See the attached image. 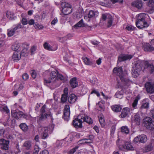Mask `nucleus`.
<instances>
[{"label":"nucleus","instance_id":"nucleus-54","mask_svg":"<svg viewBox=\"0 0 154 154\" xmlns=\"http://www.w3.org/2000/svg\"><path fill=\"white\" fill-rule=\"evenodd\" d=\"M133 142L134 143H140L139 135L134 138L133 140Z\"/></svg>","mask_w":154,"mask_h":154},{"label":"nucleus","instance_id":"nucleus-33","mask_svg":"<svg viewBox=\"0 0 154 154\" xmlns=\"http://www.w3.org/2000/svg\"><path fill=\"white\" fill-rule=\"evenodd\" d=\"M19 127L24 132H26L28 131V126L25 123H21L19 125Z\"/></svg>","mask_w":154,"mask_h":154},{"label":"nucleus","instance_id":"nucleus-2","mask_svg":"<svg viewBox=\"0 0 154 154\" xmlns=\"http://www.w3.org/2000/svg\"><path fill=\"white\" fill-rule=\"evenodd\" d=\"M122 141L118 139L116 142L117 145L118 146L119 149H123L126 151L133 150L134 149L133 146L131 145L130 142H126L124 145L122 144Z\"/></svg>","mask_w":154,"mask_h":154},{"label":"nucleus","instance_id":"nucleus-40","mask_svg":"<svg viewBox=\"0 0 154 154\" xmlns=\"http://www.w3.org/2000/svg\"><path fill=\"white\" fill-rule=\"evenodd\" d=\"M121 131L126 134L129 133V131L128 128L126 126H122L121 128Z\"/></svg>","mask_w":154,"mask_h":154},{"label":"nucleus","instance_id":"nucleus-9","mask_svg":"<svg viewBox=\"0 0 154 154\" xmlns=\"http://www.w3.org/2000/svg\"><path fill=\"white\" fill-rule=\"evenodd\" d=\"M132 58V56L130 55L122 54L119 55L118 57L117 61V64L119 62L130 60Z\"/></svg>","mask_w":154,"mask_h":154},{"label":"nucleus","instance_id":"nucleus-1","mask_svg":"<svg viewBox=\"0 0 154 154\" xmlns=\"http://www.w3.org/2000/svg\"><path fill=\"white\" fill-rule=\"evenodd\" d=\"M58 72L52 71L50 74V77L48 79H44V83L45 85L48 86L51 89H53L59 86V85L56 83L54 80H53L56 78L58 74Z\"/></svg>","mask_w":154,"mask_h":154},{"label":"nucleus","instance_id":"nucleus-59","mask_svg":"<svg viewBox=\"0 0 154 154\" xmlns=\"http://www.w3.org/2000/svg\"><path fill=\"white\" fill-rule=\"evenodd\" d=\"M21 21L22 24L23 25H23H26L28 23L27 20L26 18H23Z\"/></svg>","mask_w":154,"mask_h":154},{"label":"nucleus","instance_id":"nucleus-53","mask_svg":"<svg viewBox=\"0 0 154 154\" xmlns=\"http://www.w3.org/2000/svg\"><path fill=\"white\" fill-rule=\"evenodd\" d=\"M3 112H5L7 114H8L9 113V110L7 106H5L3 107L2 109Z\"/></svg>","mask_w":154,"mask_h":154},{"label":"nucleus","instance_id":"nucleus-50","mask_svg":"<svg viewBox=\"0 0 154 154\" xmlns=\"http://www.w3.org/2000/svg\"><path fill=\"white\" fill-rule=\"evenodd\" d=\"M153 149L152 146H151V145L150 143L146 147V152L150 151Z\"/></svg>","mask_w":154,"mask_h":154},{"label":"nucleus","instance_id":"nucleus-5","mask_svg":"<svg viewBox=\"0 0 154 154\" xmlns=\"http://www.w3.org/2000/svg\"><path fill=\"white\" fill-rule=\"evenodd\" d=\"M144 126L147 129L150 130H153L154 128V121L149 117H147L144 119Z\"/></svg>","mask_w":154,"mask_h":154},{"label":"nucleus","instance_id":"nucleus-6","mask_svg":"<svg viewBox=\"0 0 154 154\" xmlns=\"http://www.w3.org/2000/svg\"><path fill=\"white\" fill-rule=\"evenodd\" d=\"M101 19L103 21H105L107 20L108 27H110L112 26L113 19L112 16L110 14L107 13L103 14L102 15Z\"/></svg>","mask_w":154,"mask_h":154},{"label":"nucleus","instance_id":"nucleus-41","mask_svg":"<svg viewBox=\"0 0 154 154\" xmlns=\"http://www.w3.org/2000/svg\"><path fill=\"white\" fill-rule=\"evenodd\" d=\"M14 14L10 11H7L6 13L7 17L10 20L14 19Z\"/></svg>","mask_w":154,"mask_h":154},{"label":"nucleus","instance_id":"nucleus-26","mask_svg":"<svg viewBox=\"0 0 154 154\" xmlns=\"http://www.w3.org/2000/svg\"><path fill=\"white\" fill-rule=\"evenodd\" d=\"M77 99L76 96L73 94H71L68 98V101L70 103H74Z\"/></svg>","mask_w":154,"mask_h":154},{"label":"nucleus","instance_id":"nucleus-22","mask_svg":"<svg viewBox=\"0 0 154 154\" xmlns=\"http://www.w3.org/2000/svg\"><path fill=\"white\" fill-rule=\"evenodd\" d=\"M144 1H148L147 6L149 8V10L152 12L154 11V2L153 0H143Z\"/></svg>","mask_w":154,"mask_h":154},{"label":"nucleus","instance_id":"nucleus-7","mask_svg":"<svg viewBox=\"0 0 154 154\" xmlns=\"http://www.w3.org/2000/svg\"><path fill=\"white\" fill-rule=\"evenodd\" d=\"M12 115L13 117L17 119H20L22 118L27 119L29 118V116L27 114L19 110L12 112Z\"/></svg>","mask_w":154,"mask_h":154},{"label":"nucleus","instance_id":"nucleus-15","mask_svg":"<svg viewBox=\"0 0 154 154\" xmlns=\"http://www.w3.org/2000/svg\"><path fill=\"white\" fill-rule=\"evenodd\" d=\"M113 72L116 75L119 76L120 78L123 76L122 69V67L119 68H114L113 70Z\"/></svg>","mask_w":154,"mask_h":154},{"label":"nucleus","instance_id":"nucleus-11","mask_svg":"<svg viewBox=\"0 0 154 154\" xmlns=\"http://www.w3.org/2000/svg\"><path fill=\"white\" fill-rule=\"evenodd\" d=\"M131 5L138 9H141L143 7V2L141 0H137L132 2Z\"/></svg>","mask_w":154,"mask_h":154},{"label":"nucleus","instance_id":"nucleus-45","mask_svg":"<svg viewBox=\"0 0 154 154\" xmlns=\"http://www.w3.org/2000/svg\"><path fill=\"white\" fill-rule=\"evenodd\" d=\"M99 121L102 127H103L105 125L104 119L103 118V117L102 116L99 118Z\"/></svg>","mask_w":154,"mask_h":154},{"label":"nucleus","instance_id":"nucleus-30","mask_svg":"<svg viewBox=\"0 0 154 154\" xmlns=\"http://www.w3.org/2000/svg\"><path fill=\"white\" fill-rule=\"evenodd\" d=\"M21 58V55L18 52H14L13 56L12 59L14 61H17L19 60Z\"/></svg>","mask_w":154,"mask_h":154},{"label":"nucleus","instance_id":"nucleus-39","mask_svg":"<svg viewBox=\"0 0 154 154\" xmlns=\"http://www.w3.org/2000/svg\"><path fill=\"white\" fill-rule=\"evenodd\" d=\"M48 116V115L47 113L41 114L39 118V119L38 120V122H40L41 121H42L44 119H46L47 118Z\"/></svg>","mask_w":154,"mask_h":154},{"label":"nucleus","instance_id":"nucleus-12","mask_svg":"<svg viewBox=\"0 0 154 154\" xmlns=\"http://www.w3.org/2000/svg\"><path fill=\"white\" fill-rule=\"evenodd\" d=\"M136 26L139 29L147 27L149 26V24L146 21H137L136 22Z\"/></svg>","mask_w":154,"mask_h":154},{"label":"nucleus","instance_id":"nucleus-57","mask_svg":"<svg viewBox=\"0 0 154 154\" xmlns=\"http://www.w3.org/2000/svg\"><path fill=\"white\" fill-rule=\"evenodd\" d=\"M39 150V149L38 146L37 145H35L34 147V152L38 153Z\"/></svg>","mask_w":154,"mask_h":154},{"label":"nucleus","instance_id":"nucleus-46","mask_svg":"<svg viewBox=\"0 0 154 154\" xmlns=\"http://www.w3.org/2000/svg\"><path fill=\"white\" fill-rule=\"evenodd\" d=\"M115 96L117 98L121 99L123 97V94L121 92L118 91L116 93Z\"/></svg>","mask_w":154,"mask_h":154},{"label":"nucleus","instance_id":"nucleus-13","mask_svg":"<svg viewBox=\"0 0 154 154\" xmlns=\"http://www.w3.org/2000/svg\"><path fill=\"white\" fill-rule=\"evenodd\" d=\"M9 143V141L5 140L3 139H0V145H1V147L3 149L8 150Z\"/></svg>","mask_w":154,"mask_h":154},{"label":"nucleus","instance_id":"nucleus-58","mask_svg":"<svg viewBox=\"0 0 154 154\" xmlns=\"http://www.w3.org/2000/svg\"><path fill=\"white\" fill-rule=\"evenodd\" d=\"M134 29V27L131 25L127 26L126 27V29L129 31L133 30Z\"/></svg>","mask_w":154,"mask_h":154},{"label":"nucleus","instance_id":"nucleus-16","mask_svg":"<svg viewBox=\"0 0 154 154\" xmlns=\"http://www.w3.org/2000/svg\"><path fill=\"white\" fill-rule=\"evenodd\" d=\"M129 112V109L128 108H124L122 110L121 115L119 116L122 118H125L128 116Z\"/></svg>","mask_w":154,"mask_h":154},{"label":"nucleus","instance_id":"nucleus-37","mask_svg":"<svg viewBox=\"0 0 154 154\" xmlns=\"http://www.w3.org/2000/svg\"><path fill=\"white\" fill-rule=\"evenodd\" d=\"M82 59L86 65H91L93 64L92 62L90 61L89 59L87 57H82Z\"/></svg>","mask_w":154,"mask_h":154},{"label":"nucleus","instance_id":"nucleus-56","mask_svg":"<svg viewBox=\"0 0 154 154\" xmlns=\"http://www.w3.org/2000/svg\"><path fill=\"white\" fill-rule=\"evenodd\" d=\"M31 73L32 77L33 79H35L36 76V73L35 71L34 70H32L31 72Z\"/></svg>","mask_w":154,"mask_h":154},{"label":"nucleus","instance_id":"nucleus-36","mask_svg":"<svg viewBox=\"0 0 154 154\" xmlns=\"http://www.w3.org/2000/svg\"><path fill=\"white\" fill-rule=\"evenodd\" d=\"M23 146L27 149H29L31 147V143L30 141H26L23 143Z\"/></svg>","mask_w":154,"mask_h":154},{"label":"nucleus","instance_id":"nucleus-34","mask_svg":"<svg viewBox=\"0 0 154 154\" xmlns=\"http://www.w3.org/2000/svg\"><path fill=\"white\" fill-rule=\"evenodd\" d=\"M64 77L62 75L58 74L57 77L54 79V81L56 83L58 84L59 86L60 84L58 83L59 79L60 80H63L64 79Z\"/></svg>","mask_w":154,"mask_h":154},{"label":"nucleus","instance_id":"nucleus-47","mask_svg":"<svg viewBox=\"0 0 154 154\" xmlns=\"http://www.w3.org/2000/svg\"><path fill=\"white\" fill-rule=\"evenodd\" d=\"M23 25L21 23H18L15 25V27L14 28V29L16 31L17 29L23 28Z\"/></svg>","mask_w":154,"mask_h":154},{"label":"nucleus","instance_id":"nucleus-21","mask_svg":"<svg viewBox=\"0 0 154 154\" xmlns=\"http://www.w3.org/2000/svg\"><path fill=\"white\" fill-rule=\"evenodd\" d=\"M69 83L72 88H74L77 87L78 84L77 82L76 78L74 77L71 79L69 81Z\"/></svg>","mask_w":154,"mask_h":154},{"label":"nucleus","instance_id":"nucleus-31","mask_svg":"<svg viewBox=\"0 0 154 154\" xmlns=\"http://www.w3.org/2000/svg\"><path fill=\"white\" fill-rule=\"evenodd\" d=\"M146 14L144 13H141L139 14L137 21H146L145 20Z\"/></svg>","mask_w":154,"mask_h":154},{"label":"nucleus","instance_id":"nucleus-35","mask_svg":"<svg viewBox=\"0 0 154 154\" xmlns=\"http://www.w3.org/2000/svg\"><path fill=\"white\" fill-rule=\"evenodd\" d=\"M140 137V142L144 143L147 140V137L144 134L139 135Z\"/></svg>","mask_w":154,"mask_h":154},{"label":"nucleus","instance_id":"nucleus-48","mask_svg":"<svg viewBox=\"0 0 154 154\" xmlns=\"http://www.w3.org/2000/svg\"><path fill=\"white\" fill-rule=\"evenodd\" d=\"M34 27L36 29H41L43 28L44 26L42 25H40L38 23H36L35 24Z\"/></svg>","mask_w":154,"mask_h":154},{"label":"nucleus","instance_id":"nucleus-44","mask_svg":"<svg viewBox=\"0 0 154 154\" xmlns=\"http://www.w3.org/2000/svg\"><path fill=\"white\" fill-rule=\"evenodd\" d=\"M62 8V9L65 8H67L70 6V5L69 3H67L66 2H61L60 4Z\"/></svg>","mask_w":154,"mask_h":154},{"label":"nucleus","instance_id":"nucleus-8","mask_svg":"<svg viewBox=\"0 0 154 154\" xmlns=\"http://www.w3.org/2000/svg\"><path fill=\"white\" fill-rule=\"evenodd\" d=\"M145 87L148 93L152 94L154 93V83L151 82H147L145 84Z\"/></svg>","mask_w":154,"mask_h":154},{"label":"nucleus","instance_id":"nucleus-42","mask_svg":"<svg viewBox=\"0 0 154 154\" xmlns=\"http://www.w3.org/2000/svg\"><path fill=\"white\" fill-rule=\"evenodd\" d=\"M20 44L17 43H15L12 46V49L14 51H16L20 47Z\"/></svg>","mask_w":154,"mask_h":154},{"label":"nucleus","instance_id":"nucleus-14","mask_svg":"<svg viewBox=\"0 0 154 154\" xmlns=\"http://www.w3.org/2000/svg\"><path fill=\"white\" fill-rule=\"evenodd\" d=\"M132 123L137 125H139L140 123V117L138 113H136L132 120Z\"/></svg>","mask_w":154,"mask_h":154},{"label":"nucleus","instance_id":"nucleus-52","mask_svg":"<svg viewBox=\"0 0 154 154\" xmlns=\"http://www.w3.org/2000/svg\"><path fill=\"white\" fill-rule=\"evenodd\" d=\"M149 103H143L141 105V109L147 108L149 107Z\"/></svg>","mask_w":154,"mask_h":154},{"label":"nucleus","instance_id":"nucleus-32","mask_svg":"<svg viewBox=\"0 0 154 154\" xmlns=\"http://www.w3.org/2000/svg\"><path fill=\"white\" fill-rule=\"evenodd\" d=\"M85 26V24L83 23V19H81L73 27L76 29H78V27H83Z\"/></svg>","mask_w":154,"mask_h":154},{"label":"nucleus","instance_id":"nucleus-18","mask_svg":"<svg viewBox=\"0 0 154 154\" xmlns=\"http://www.w3.org/2000/svg\"><path fill=\"white\" fill-rule=\"evenodd\" d=\"M145 67L147 68L150 73H152L154 72V66L152 64H150L148 61L145 62Z\"/></svg>","mask_w":154,"mask_h":154},{"label":"nucleus","instance_id":"nucleus-63","mask_svg":"<svg viewBox=\"0 0 154 154\" xmlns=\"http://www.w3.org/2000/svg\"><path fill=\"white\" fill-rule=\"evenodd\" d=\"M28 23L30 25H32L34 24V20L33 19H31L28 22Z\"/></svg>","mask_w":154,"mask_h":154},{"label":"nucleus","instance_id":"nucleus-51","mask_svg":"<svg viewBox=\"0 0 154 154\" xmlns=\"http://www.w3.org/2000/svg\"><path fill=\"white\" fill-rule=\"evenodd\" d=\"M78 146H76L72 149H70L69 151V153L70 154H73L76 151V150L78 149Z\"/></svg>","mask_w":154,"mask_h":154},{"label":"nucleus","instance_id":"nucleus-61","mask_svg":"<svg viewBox=\"0 0 154 154\" xmlns=\"http://www.w3.org/2000/svg\"><path fill=\"white\" fill-rule=\"evenodd\" d=\"M57 22V18H55L54 19L51 21V24L52 25H54Z\"/></svg>","mask_w":154,"mask_h":154},{"label":"nucleus","instance_id":"nucleus-20","mask_svg":"<svg viewBox=\"0 0 154 154\" xmlns=\"http://www.w3.org/2000/svg\"><path fill=\"white\" fill-rule=\"evenodd\" d=\"M43 46L45 49L49 51H55L57 49V46L53 48L47 42H45L43 45Z\"/></svg>","mask_w":154,"mask_h":154},{"label":"nucleus","instance_id":"nucleus-27","mask_svg":"<svg viewBox=\"0 0 154 154\" xmlns=\"http://www.w3.org/2000/svg\"><path fill=\"white\" fill-rule=\"evenodd\" d=\"M26 45L27 47L26 48L23 49L22 51L20 53H19L20 55L21 56L24 57L27 55V53L29 52V51H28V49L29 48V45L28 44H26Z\"/></svg>","mask_w":154,"mask_h":154},{"label":"nucleus","instance_id":"nucleus-49","mask_svg":"<svg viewBox=\"0 0 154 154\" xmlns=\"http://www.w3.org/2000/svg\"><path fill=\"white\" fill-rule=\"evenodd\" d=\"M68 95L63 94L62 95L61 98V101L64 103L67 100Z\"/></svg>","mask_w":154,"mask_h":154},{"label":"nucleus","instance_id":"nucleus-4","mask_svg":"<svg viewBox=\"0 0 154 154\" xmlns=\"http://www.w3.org/2000/svg\"><path fill=\"white\" fill-rule=\"evenodd\" d=\"M84 114H80L73 120V125L74 127L76 128H81L82 127V118H84Z\"/></svg>","mask_w":154,"mask_h":154},{"label":"nucleus","instance_id":"nucleus-64","mask_svg":"<svg viewBox=\"0 0 154 154\" xmlns=\"http://www.w3.org/2000/svg\"><path fill=\"white\" fill-rule=\"evenodd\" d=\"M150 144L151 146H152V148L154 149V139H152Z\"/></svg>","mask_w":154,"mask_h":154},{"label":"nucleus","instance_id":"nucleus-60","mask_svg":"<svg viewBox=\"0 0 154 154\" xmlns=\"http://www.w3.org/2000/svg\"><path fill=\"white\" fill-rule=\"evenodd\" d=\"M23 79L25 80H26L29 78L28 75L26 73H24L22 75Z\"/></svg>","mask_w":154,"mask_h":154},{"label":"nucleus","instance_id":"nucleus-25","mask_svg":"<svg viewBox=\"0 0 154 154\" xmlns=\"http://www.w3.org/2000/svg\"><path fill=\"white\" fill-rule=\"evenodd\" d=\"M98 14L99 13L97 11L91 10L89 11L88 14V17L89 18L95 17L98 16Z\"/></svg>","mask_w":154,"mask_h":154},{"label":"nucleus","instance_id":"nucleus-3","mask_svg":"<svg viewBox=\"0 0 154 154\" xmlns=\"http://www.w3.org/2000/svg\"><path fill=\"white\" fill-rule=\"evenodd\" d=\"M142 64L140 60H138L135 63L134 66L133 67V69L132 70V75L134 78H136L141 69Z\"/></svg>","mask_w":154,"mask_h":154},{"label":"nucleus","instance_id":"nucleus-62","mask_svg":"<svg viewBox=\"0 0 154 154\" xmlns=\"http://www.w3.org/2000/svg\"><path fill=\"white\" fill-rule=\"evenodd\" d=\"M150 115L154 119V109L151 110Z\"/></svg>","mask_w":154,"mask_h":154},{"label":"nucleus","instance_id":"nucleus-17","mask_svg":"<svg viewBox=\"0 0 154 154\" xmlns=\"http://www.w3.org/2000/svg\"><path fill=\"white\" fill-rule=\"evenodd\" d=\"M43 132L41 134L42 138L45 139L48 136V127H45L42 129Z\"/></svg>","mask_w":154,"mask_h":154},{"label":"nucleus","instance_id":"nucleus-38","mask_svg":"<svg viewBox=\"0 0 154 154\" xmlns=\"http://www.w3.org/2000/svg\"><path fill=\"white\" fill-rule=\"evenodd\" d=\"M140 97L139 95H137L134 100L132 106L133 108H136L138 100L140 99Z\"/></svg>","mask_w":154,"mask_h":154},{"label":"nucleus","instance_id":"nucleus-24","mask_svg":"<svg viewBox=\"0 0 154 154\" xmlns=\"http://www.w3.org/2000/svg\"><path fill=\"white\" fill-rule=\"evenodd\" d=\"M111 108L113 111L116 112H120L122 109L120 105H113L111 106Z\"/></svg>","mask_w":154,"mask_h":154},{"label":"nucleus","instance_id":"nucleus-10","mask_svg":"<svg viewBox=\"0 0 154 154\" xmlns=\"http://www.w3.org/2000/svg\"><path fill=\"white\" fill-rule=\"evenodd\" d=\"M70 108L69 105H66L64 107L63 112V118L66 121L69 120L70 116Z\"/></svg>","mask_w":154,"mask_h":154},{"label":"nucleus","instance_id":"nucleus-23","mask_svg":"<svg viewBox=\"0 0 154 154\" xmlns=\"http://www.w3.org/2000/svg\"><path fill=\"white\" fill-rule=\"evenodd\" d=\"M143 47L145 51H152L154 50V48L149 43L144 45Z\"/></svg>","mask_w":154,"mask_h":154},{"label":"nucleus","instance_id":"nucleus-19","mask_svg":"<svg viewBox=\"0 0 154 154\" xmlns=\"http://www.w3.org/2000/svg\"><path fill=\"white\" fill-rule=\"evenodd\" d=\"M62 13L65 15H68L70 14L72 11V7L70 5V6L67 8H64L62 9Z\"/></svg>","mask_w":154,"mask_h":154},{"label":"nucleus","instance_id":"nucleus-28","mask_svg":"<svg viewBox=\"0 0 154 154\" xmlns=\"http://www.w3.org/2000/svg\"><path fill=\"white\" fill-rule=\"evenodd\" d=\"M122 82L126 86H128L131 83V82L128 79L125 78L123 76L120 78Z\"/></svg>","mask_w":154,"mask_h":154},{"label":"nucleus","instance_id":"nucleus-29","mask_svg":"<svg viewBox=\"0 0 154 154\" xmlns=\"http://www.w3.org/2000/svg\"><path fill=\"white\" fill-rule=\"evenodd\" d=\"M84 115L85 116V117L84 118H82L83 122H86L89 124L92 123V120L91 118L85 115L84 114Z\"/></svg>","mask_w":154,"mask_h":154},{"label":"nucleus","instance_id":"nucleus-55","mask_svg":"<svg viewBox=\"0 0 154 154\" xmlns=\"http://www.w3.org/2000/svg\"><path fill=\"white\" fill-rule=\"evenodd\" d=\"M46 107V105H44L42 107L40 111L41 114H44L45 112Z\"/></svg>","mask_w":154,"mask_h":154},{"label":"nucleus","instance_id":"nucleus-43","mask_svg":"<svg viewBox=\"0 0 154 154\" xmlns=\"http://www.w3.org/2000/svg\"><path fill=\"white\" fill-rule=\"evenodd\" d=\"M16 31L14 29V28L11 29L9 30H8V35L9 37H11L14 34Z\"/></svg>","mask_w":154,"mask_h":154}]
</instances>
